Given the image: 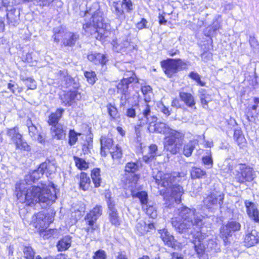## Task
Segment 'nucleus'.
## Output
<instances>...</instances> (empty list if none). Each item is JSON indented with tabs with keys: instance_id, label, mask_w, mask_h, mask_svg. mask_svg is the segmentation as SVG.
Segmentation results:
<instances>
[{
	"instance_id": "1",
	"label": "nucleus",
	"mask_w": 259,
	"mask_h": 259,
	"mask_svg": "<svg viewBox=\"0 0 259 259\" xmlns=\"http://www.w3.org/2000/svg\"><path fill=\"white\" fill-rule=\"evenodd\" d=\"M25 184H20L17 194L18 199L26 205L32 206L37 203L46 205H51L57 199L56 189L54 184L51 183V188H48L46 184H41V186H33L25 187ZM44 205L42 207H45Z\"/></svg>"
},
{
	"instance_id": "2",
	"label": "nucleus",
	"mask_w": 259,
	"mask_h": 259,
	"mask_svg": "<svg viewBox=\"0 0 259 259\" xmlns=\"http://www.w3.org/2000/svg\"><path fill=\"white\" fill-rule=\"evenodd\" d=\"M179 219H172L171 225L175 230L181 234H184L185 238H190L196 236L199 237L200 235V227L202 226V216L196 212L195 209H190L184 206L181 208L179 212Z\"/></svg>"
},
{
	"instance_id": "3",
	"label": "nucleus",
	"mask_w": 259,
	"mask_h": 259,
	"mask_svg": "<svg viewBox=\"0 0 259 259\" xmlns=\"http://www.w3.org/2000/svg\"><path fill=\"white\" fill-rule=\"evenodd\" d=\"M180 174H161L159 173L156 176V182L161 186L166 188V191L164 196L165 207L171 208L175 207V204L181 202V196L184 193V190L179 185L174 184L179 178Z\"/></svg>"
},
{
	"instance_id": "4",
	"label": "nucleus",
	"mask_w": 259,
	"mask_h": 259,
	"mask_svg": "<svg viewBox=\"0 0 259 259\" xmlns=\"http://www.w3.org/2000/svg\"><path fill=\"white\" fill-rule=\"evenodd\" d=\"M148 130L150 133H157L168 135L165 138L164 149L172 154L179 153L184 144L185 134L181 131L171 128L168 125L162 122H156L150 124Z\"/></svg>"
},
{
	"instance_id": "5",
	"label": "nucleus",
	"mask_w": 259,
	"mask_h": 259,
	"mask_svg": "<svg viewBox=\"0 0 259 259\" xmlns=\"http://www.w3.org/2000/svg\"><path fill=\"white\" fill-rule=\"evenodd\" d=\"M85 23L83 25V29L88 34L94 35L98 39V28L106 29L107 24L105 22L103 13L101 11L98 4H94L84 13Z\"/></svg>"
},
{
	"instance_id": "6",
	"label": "nucleus",
	"mask_w": 259,
	"mask_h": 259,
	"mask_svg": "<svg viewBox=\"0 0 259 259\" xmlns=\"http://www.w3.org/2000/svg\"><path fill=\"white\" fill-rule=\"evenodd\" d=\"M161 64L165 73L169 77L179 70L186 69L187 67V63L180 59H167L162 61Z\"/></svg>"
},
{
	"instance_id": "7",
	"label": "nucleus",
	"mask_w": 259,
	"mask_h": 259,
	"mask_svg": "<svg viewBox=\"0 0 259 259\" xmlns=\"http://www.w3.org/2000/svg\"><path fill=\"white\" fill-rule=\"evenodd\" d=\"M240 228V224L234 220L228 221L226 225L222 226L220 229V237L223 240L225 245L230 244L229 238L232 236L233 232L239 231Z\"/></svg>"
},
{
	"instance_id": "8",
	"label": "nucleus",
	"mask_w": 259,
	"mask_h": 259,
	"mask_svg": "<svg viewBox=\"0 0 259 259\" xmlns=\"http://www.w3.org/2000/svg\"><path fill=\"white\" fill-rule=\"evenodd\" d=\"M62 33L61 30L57 31V29H54L53 37L55 41L59 42L60 36H63L62 42L65 47H73L79 39V34L77 33L67 32L65 33L63 36L61 35Z\"/></svg>"
},
{
	"instance_id": "9",
	"label": "nucleus",
	"mask_w": 259,
	"mask_h": 259,
	"mask_svg": "<svg viewBox=\"0 0 259 259\" xmlns=\"http://www.w3.org/2000/svg\"><path fill=\"white\" fill-rule=\"evenodd\" d=\"M131 194L133 197L138 198L143 205V208L146 210V212L151 218H155L157 215L155 207L148 201V195L145 191L136 192L131 189Z\"/></svg>"
},
{
	"instance_id": "10",
	"label": "nucleus",
	"mask_w": 259,
	"mask_h": 259,
	"mask_svg": "<svg viewBox=\"0 0 259 259\" xmlns=\"http://www.w3.org/2000/svg\"><path fill=\"white\" fill-rule=\"evenodd\" d=\"M238 171L236 175V179L241 183L251 182L256 177V174L253 168L245 164L240 163L238 165Z\"/></svg>"
},
{
	"instance_id": "11",
	"label": "nucleus",
	"mask_w": 259,
	"mask_h": 259,
	"mask_svg": "<svg viewBox=\"0 0 259 259\" xmlns=\"http://www.w3.org/2000/svg\"><path fill=\"white\" fill-rule=\"evenodd\" d=\"M139 164L138 162H127L124 167V176L128 181V183H131V186L136 187L137 182L139 179V176L136 174L138 171Z\"/></svg>"
},
{
	"instance_id": "12",
	"label": "nucleus",
	"mask_w": 259,
	"mask_h": 259,
	"mask_svg": "<svg viewBox=\"0 0 259 259\" xmlns=\"http://www.w3.org/2000/svg\"><path fill=\"white\" fill-rule=\"evenodd\" d=\"M102 214V207L101 205H96L89 213L87 214L84 218V220L87 224L90 227L84 228L87 233L93 232L96 229L94 224Z\"/></svg>"
},
{
	"instance_id": "13",
	"label": "nucleus",
	"mask_w": 259,
	"mask_h": 259,
	"mask_svg": "<svg viewBox=\"0 0 259 259\" xmlns=\"http://www.w3.org/2000/svg\"><path fill=\"white\" fill-rule=\"evenodd\" d=\"M137 117L138 120L137 126L135 127L136 131L138 126H143L147 123H149V126H150V124H152L157 120L156 117L151 114L150 107L147 104L143 106V109L141 112H139Z\"/></svg>"
},
{
	"instance_id": "14",
	"label": "nucleus",
	"mask_w": 259,
	"mask_h": 259,
	"mask_svg": "<svg viewBox=\"0 0 259 259\" xmlns=\"http://www.w3.org/2000/svg\"><path fill=\"white\" fill-rule=\"evenodd\" d=\"M224 194L220 191L212 192L204 199V204L208 208H211L214 206H219L221 207L223 203Z\"/></svg>"
},
{
	"instance_id": "15",
	"label": "nucleus",
	"mask_w": 259,
	"mask_h": 259,
	"mask_svg": "<svg viewBox=\"0 0 259 259\" xmlns=\"http://www.w3.org/2000/svg\"><path fill=\"white\" fill-rule=\"evenodd\" d=\"M138 79L133 71H128L124 74L123 78L117 84V93L119 94L130 93L128 85L133 82H137Z\"/></svg>"
},
{
	"instance_id": "16",
	"label": "nucleus",
	"mask_w": 259,
	"mask_h": 259,
	"mask_svg": "<svg viewBox=\"0 0 259 259\" xmlns=\"http://www.w3.org/2000/svg\"><path fill=\"white\" fill-rule=\"evenodd\" d=\"M58 74L61 80V85L63 87L70 89V90H77L79 88V83L78 79L68 75L66 70H60Z\"/></svg>"
},
{
	"instance_id": "17",
	"label": "nucleus",
	"mask_w": 259,
	"mask_h": 259,
	"mask_svg": "<svg viewBox=\"0 0 259 259\" xmlns=\"http://www.w3.org/2000/svg\"><path fill=\"white\" fill-rule=\"evenodd\" d=\"M80 98L81 96L76 90H70L67 92H65L60 96L62 103L66 106H71L76 100H78Z\"/></svg>"
},
{
	"instance_id": "18",
	"label": "nucleus",
	"mask_w": 259,
	"mask_h": 259,
	"mask_svg": "<svg viewBox=\"0 0 259 259\" xmlns=\"http://www.w3.org/2000/svg\"><path fill=\"white\" fill-rule=\"evenodd\" d=\"M57 167V162L55 159L47 160L40 164L39 170L44 171L48 177V175H51L56 172Z\"/></svg>"
},
{
	"instance_id": "19",
	"label": "nucleus",
	"mask_w": 259,
	"mask_h": 259,
	"mask_svg": "<svg viewBox=\"0 0 259 259\" xmlns=\"http://www.w3.org/2000/svg\"><path fill=\"white\" fill-rule=\"evenodd\" d=\"M51 133L53 138L62 140L66 137V128L61 124H57L52 126Z\"/></svg>"
},
{
	"instance_id": "20",
	"label": "nucleus",
	"mask_w": 259,
	"mask_h": 259,
	"mask_svg": "<svg viewBox=\"0 0 259 259\" xmlns=\"http://www.w3.org/2000/svg\"><path fill=\"white\" fill-rule=\"evenodd\" d=\"M244 203L249 217L255 222L259 223V211L255 204L248 200H245Z\"/></svg>"
},
{
	"instance_id": "21",
	"label": "nucleus",
	"mask_w": 259,
	"mask_h": 259,
	"mask_svg": "<svg viewBox=\"0 0 259 259\" xmlns=\"http://www.w3.org/2000/svg\"><path fill=\"white\" fill-rule=\"evenodd\" d=\"M258 242L257 232L255 230H251L250 232L246 234L244 239L245 245L247 247L254 246Z\"/></svg>"
},
{
	"instance_id": "22",
	"label": "nucleus",
	"mask_w": 259,
	"mask_h": 259,
	"mask_svg": "<svg viewBox=\"0 0 259 259\" xmlns=\"http://www.w3.org/2000/svg\"><path fill=\"white\" fill-rule=\"evenodd\" d=\"M181 100L189 108H193L196 104L194 96L190 93L183 91L179 92Z\"/></svg>"
},
{
	"instance_id": "23",
	"label": "nucleus",
	"mask_w": 259,
	"mask_h": 259,
	"mask_svg": "<svg viewBox=\"0 0 259 259\" xmlns=\"http://www.w3.org/2000/svg\"><path fill=\"white\" fill-rule=\"evenodd\" d=\"M192 241L194 244L195 251L199 255L203 254L204 252L206 251V247L202 243V236L200 232V235L199 237L196 236H194L192 237Z\"/></svg>"
},
{
	"instance_id": "24",
	"label": "nucleus",
	"mask_w": 259,
	"mask_h": 259,
	"mask_svg": "<svg viewBox=\"0 0 259 259\" xmlns=\"http://www.w3.org/2000/svg\"><path fill=\"white\" fill-rule=\"evenodd\" d=\"M88 59L89 61L93 62L95 64L105 65L108 59L106 56L101 53H91L88 56Z\"/></svg>"
},
{
	"instance_id": "25",
	"label": "nucleus",
	"mask_w": 259,
	"mask_h": 259,
	"mask_svg": "<svg viewBox=\"0 0 259 259\" xmlns=\"http://www.w3.org/2000/svg\"><path fill=\"white\" fill-rule=\"evenodd\" d=\"M159 155L158 152L157 146L155 144H152L149 147L148 153L143 156V161L146 163H149L153 160L156 156Z\"/></svg>"
},
{
	"instance_id": "26",
	"label": "nucleus",
	"mask_w": 259,
	"mask_h": 259,
	"mask_svg": "<svg viewBox=\"0 0 259 259\" xmlns=\"http://www.w3.org/2000/svg\"><path fill=\"white\" fill-rule=\"evenodd\" d=\"M160 237L163 242L168 246L174 248L175 246L176 241L174 237L171 235L167 230L163 229L160 231Z\"/></svg>"
},
{
	"instance_id": "27",
	"label": "nucleus",
	"mask_w": 259,
	"mask_h": 259,
	"mask_svg": "<svg viewBox=\"0 0 259 259\" xmlns=\"http://www.w3.org/2000/svg\"><path fill=\"white\" fill-rule=\"evenodd\" d=\"M7 135L15 145H18V142H20V140L22 138V135L19 133L18 127L17 126L8 128L7 131Z\"/></svg>"
},
{
	"instance_id": "28",
	"label": "nucleus",
	"mask_w": 259,
	"mask_h": 259,
	"mask_svg": "<svg viewBox=\"0 0 259 259\" xmlns=\"http://www.w3.org/2000/svg\"><path fill=\"white\" fill-rule=\"evenodd\" d=\"M79 184L80 189L83 191L89 190L90 187L91 180L86 173L84 172L80 173Z\"/></svg>"
},
{
	"instance_id": "29",
	"label": "nucleus",
	"mask_w": 259,
	"mask_h": 259,
	"mask_svg": "<svg viewBox=\"0 0 259 259\" xmlns=\"http://www.w3.org/2000/svg\"><path fill=\"white\" fill-rule=\"evenodd\" d=\"M64 111L63 109H58L55 113H52L49 117V124L52 126L59 124L58 121L61 118Z\"/></svg>"
},
{
	"instance_id": "30",
	"label": "nucleus",
	"mask_w": 259,
	"mask_h": 259,
	"mask_svg": "<svg viewBox=\"0 0 259 259\" xmlns=\"http://www.w3.org/2000/svg\"><path fill=\"white\" fill-rule=\"evenodd\" d=\"M39 167L36 170H34L30 175H26L25 178V182L27 184H30L31 182H34L35 180H38L41 176L44 173V171H40Z\"/></svg>"
},
{
	"instance_id": "31",
	"label": "nucleus",
	"mask_w": 259,
	"mask_h": 259,
	"mask_svg": "<svg viewBox=\"0 0 259 259\" xmlns=\"http://www.w3.org/2000/svg\"><path fill=\"white\" fill-rule=\"evenodd\" d=\"M197 144L196 141L191 140L184 146L183 153L186 157H190L192 155V152L195 148Z\"/></svg>"
},
{
	"instance_id": "32",
	"label": "nucleus",
	"mask_w": 259,
	"mask_h": 259,
	"mask_svg": "<svg viewBox=\"0 0 259 259\" xmlns=\"http://www.w3.org/2000/svg\"><path fill=\"white\" fill-rule=\"evenodd\" d=\"M71 245V238L67 236L61 239L57 244V247L59 251L65 250L69 248Z\"/></svg>"
},
{
	"instance_id": "33",
	"label": "nucleus",
	"mask_w": 259,
	"mask_h": 259,
	"mask_svg": "<svg viewBox=\"0 0 259 259\" xmlns=\"http://www.w3.org/2000/svg\"><path fill=\"white\" fill-rule=\"evenodd\" d=\"M199 97L203 107L206 109L208 106V103L211 101L210 95L207 94L205 90L201 89L199 91Z\"/></svg>"
},
{
	"instance_id": "34",
	"label": "nucleus",
	"mask_w": 259,
	"mask_h": 259,
	"mask_svg": "<svg viewBox=\"0 0 259 259\" xmlns=\"http://www.w3.org/2000/svg\"><path fill=\"white\" fill-rule=\"evenodd\" d=\"M91 177L93 182L96 188H98L101 186L102 179L100 175V169L99 168H94L91 173Z\"/></svg>"
},
{
	"instance_id": "35",
	"label": "nucleus",
	"mask_w": 259,
	"mask_h": 259,
	"mask_svg": "<svg viewBox=\"0 0 259 259\" xmlns=\"http://www.w3.org/2000/svg\"><path fill=\"white\" fill-rule=\"evenodd\" d=\"M18 15L19 14H16L15 10H12L9 11L7 14L9 23L13 26H15L16 24H18L19 21Z\"/></svg>"
},
{
	"instance_id": "36",
	"label": "nucleus",
	"mask_w": 259,
	"mask_h": 259,
	"mask_svg": "<svg viewBox=\"0 0 259 259\" xmlns=\"http://www.w3.org/2000/svg\"><path fill=\"white\" fill-rule=\"evenodd\" d=\"M140 111L139 106L135 104L126 109L125 115L129 118H135L138 115Z\"/></svg>"
},
{
	"instance_id": "37",
	"label": "nucleus",
	"mask_w": 259,
	"mask_h": 259,
	"mask_svg": "<svg viewBox=\"0 0 259 259\" xmlns=\"http://www.w3.org/2000/svg\"><path fill=\"white\" fill-rule=\"evenodd\" d=\"M151 226L152 225L149 224L148 226H147L144 221L141 220L137 224L136 228L138 232L142 235L148 231L149 229L151 228Z\"/></svg>"
},
{
	"instance_id": "38",
	"label": "nucleus",
	"mask_w": 259,
	"mask_h": 259,
	"mask_svg": "<svg viewBox=\"0 0 259 259\" xmlns=\"http://www.w3.org/2000/svg\"><path fill=\"white\" fill-rule=\"evenodd\" d=\"M192 179H200L206 175V172L200 168L193 167L190 171Z\"/></svg>"
},
{
	"instance_id": "39",
	"label": "nucleus",
	"mask_w": 259,
	"mask_h": 259,
	"mask_svg": "<svg viewBox=\"0 0 259 259\" xmlns=\"http://www.w3.org/2000/svg\"><path fill=\"white\" fill-rule=\"evenodd\" d=\"M24 257L25 259H34L35 250L30 246H24L23 249Z\"/></svg>"
},
{
	"instance_id": "40",
	"label": "nucleus",
	"mask_w": 259,
	"mask_h": 259,
	"mask_svg": "<svg viewBox=\"0 0 259 259\" xmlns=\"http://www.w3.org/2000/svg\"><path fill=\"white\" fill-rule=\"evenodd\" d=\"M113 50L117 52L123 51L124 49L127 48L130 45L129 42L127 40L123 42L118 43L116 40H113L112 42Z\"/></svg>"
},
{
	"instance_id": "41",
	"label": "nucleus",
	"mask_w": 259,
	"mask_h": 259,
	"mask_svg": "<svg viewBox=\"0 0 259 259\" xmlns=\"http://www.w3.org/2000/svg\"><path fill=\"white\" fill-rule=\"evenodd\" d=\"M220 250L218 244L213 240H209L206 247V251L215 253Z\"/></svg>"
},
{
	"instance_id": "42",
	"label": "nucleus",
	"mask_w": 259,
	"mask_h": 259,
	"mask_svg": "<svg viewBox=\"0 0 259 259\" xmlns=\"http://www.w3.org/2000/svg\"><path fill=\"white\" fill-rule=\"evenodd\" d=\"M75 161V165L80 169H86L89 167L88 163H87L84 159L79 158L77 156L73 157Z\"/></svg>"
},
{
	"instance_id": "43",
	"label": "nucleus",
	"mask_w": 259,
	"mask_h": 259,
	"mask_svg": "<svg viewBox=\"0 0 259 259\" xmlns=\"http://www.w3.org/2000/svg\"><path fill=\"white\" fill-rule=\"evenodd\" d=\"M113 142L112 139L110 138L102 136L100 139L101 146L108 149L112 147Z\"/></svg>"
},
{
	"instance_id": "44",
	"label": "nucleus",
	"mask_w": 259,
	"mask_h": 259,
	"mask_svg": "<svg viewBox=\"0 0 259 259\" xmlns=\"http://www.w3.org/2000/svg\"><path fill=\"white\" fill-rule=\"evenodd\" d=\"M21 79L25 82V84L27 85L29 89L34 90L36 88L35 81L30 77H25L21 76Z\"/></svg>"
},
{
	"instance_id": "45",
	"label": "nucleus",
	"mask_w": 259,
	"mask_h": 259,
	"mask_svg": "<svg viewBox=\"0 0 259 259\" xmlns=\"http://www.w3.org/2000/svg\"><path fill=\"white\" fill-rule=\"evenodd\" d=\"M109 220L111 224L115 227L120 225V221L118 213L108 214Z\"/></svg>"
},
{
	"instance_id": "46",
	"label": "nucleus",
	"mask_w": 259,
	"mask_h": 259,
	"mask_svg": "<svg viewBox=\"0 0 259 259\" xmlns=\"http://www.w3.org/2000/svg\"><path fill=\"white\" fill-rule=\"evenodd\" d=\"M113 6L114 8V13L118 18H121L123 16L124 12L122 9V6L121 4L118 3L114 2Z\"/></svg>"
},
{
	"instance_id": "47",
	"label": "nucleus",
	"mask_w": 259,
	"mask_h": 259,
	"mask_svg": "<svg viewBox=\"0 0 259 259\" xmlns=\"http://www.w3.org/2000/svg\"><path fill=\"white\" fill-rule=\"evenodd\" d=\"M107 108L108 114L112 119H115L118 117V111L114 106L109 104L107 105Z\"/></svg>"
},
{
	"instance_id": "48",
	"label": "nucleus",
	"mask_w": 259,
	"mask_h": 259,
	"mask_svg": "<svg viewBox=\"0 0 259 259\" xmlns=\"http://www.w3.org/2000/svg\"><path fill=\"white\" fill-rule=\"evenodd\" d=\"M84 76L87 79L88 82L93 85L94 84L97 79L96 74L94 71H85L84 72Z\"/></svg>"
},
{
	"instance_id": "49",
	"label": "nucleus",
	"mask_w": 259,
	"mask_h": 259,
	"mask_svg": "<svg viewBox=\"0 0 259 259\" xmlns=\"http://www.w3.org/2000/svg\"><path fill=\"white\" fill-rule=\"evenodd\" d=\"M80 135V134H77L74 130H70L69 134L68 143L70 146L74 145L77 141V136Z\"/></svg>"
},
{
	"instance_id": "50",
	"label": "nucleus",
	"mask_w": 259,
	"mask_h": 259,
	"mask_svg": "<svg viewBox=\"0 0 259 259\" xmlns=\"http://www.w3.org/2000/svg\"><path fill=\"white\" fill-rule=\"evenodd\" d=\"M110 153L113 159H119L121 158L122 156V150L118 145H116L115 148V150L111 151Z\"/></svg>"
},
{
	"instance_id": "51",
	"label": "nucleus",
	"mask_w": 259,
	"mask_h": 259,
	"mask_svg": "<svg viewBox=\"0 0 259 259\" xmlns=\"http://www.w3.org/2000/svg\"><path fill=\"white\" fill-rule=\"evenodd\" d=\"M141 91L145 96V100L146 102L150 100V94L152 93V89L149 85H145L141 88Z\"/></svg>"
},
{
	"instance_id": "52",
	"label": "nucleus",
	"mask_w": 259,
	"mask_h": 259,
	"mask_svg": "<svg viewBox=\"0 0 259 259\" xmlns=\"http://www.w3.org/2000/svg\"><path fill=\"white\" fill-rule=\"evenodd\" d=\"M107 205L108 208V214L118 213L115 207V203L114 200H112L111 198L109 199L107 201Z\"/></svg>"
},
{
	"instance_id": "53",
	"label": "nucleus",
	"mask_w": 259,
	"mask_h": 259,
	"mask_svg": "<svg viewBox=\"0 0 259 259\" xmlns=\"http://www.w3.org/2000/svg\"><path fill=\"white\" fill-rule=\"evenodd\" d=\"M15 145L17 149L27 151H29L30 150V147L29 145H28L27 142L23 141L22 138L20 140V142H18V145Z\"/></svg>"
},
{
	"instance_id": "54",
	"label": "nucleus",
	"mask_w": 259,
	"mask_h": 259,
	"mask_svg": "<svg viewBox=\"0 0 259 259\" xmlns=\"http://www.w3.org/2000/svg\"><path fill=\"white\" fill-rule=\"evenodd\" d=\"M93 259H106L107 254L106 252L102 249H99L94 252L93 256Z\"/></svg>"
},
{
	"instance_id": "55",
	"label": "nucleus",
	"mask_w": 259,
	"mask_h": 259,
	"mask_svg": "<svg viewBox=\"0 0 259 259\" xmlns=\"http://www.w3.org/2000/svg\"><path fill=\"white\" fill-rule=\"evenodd\" d=\"M121 96L120 99V107H124L130 98V93L120 94Z\"/></svg>"
},
{
	"instance_id": "56",
	"label": "nucleus",
	"mask_w": 259,
	"mask_h": 259,
	"mask_svg": "<svg viewBox=\"0 0 259 259\" xmlns=\"http://www.w3.org/2000/svg\"><path fill=\"white\" fill-rule=\"evenodd\" d=\"M189 76L192 79L195 80L198 84L201 86H203L204 84L201 81L199 75L195 72H191L189 75Z\"/></svg>"
},
{
	"instance_id": "57",
	"label": "nucleus",
	"mask_w": 259,
	"mask_h": 259,
	"mask_svg": "<svg viewBox=\"0 0 259 259\" xmlns=\"http://www.w3.org/2000/svg\"><path fill=\"white\" fill-rule=\"evenodd\" d=\"M203 163L207 165L208 168H211L213 165V161L211 157L209 156H206L202 158Z\"/></svg>"
},
{
	"instance_id": "58",
	"label": "nucleus",
	"mask_w": 259,
	"mask_h": 259,
	"mask_svg": "<svg viewBox=\"0 0 259 259\" xmlns=\"http://www.w3.org/2000/svg\"><path fill=\"white\" fill-rule=\"evenodd\" d=\"M28 132L29 135L32 139L36 137V135L38 134L37 128L35 125L29 126L28 128Z\"/></svg>"
},
{
	"instance_id": "59",
	"label": "nucleus",
	"mask_w": 259,
	"mask_h": 259,
	"mask_svg": "<svg viewBox=\"0 0 259 259\" xmlns=\"http://www.w3.org/2000/svg\"><path fill=\"white\" fill-rule=\"evenodd\" d=\"M8 88L10 89L13 93L16 94L17 92L18 93H20L21 92V90L19 89L18 85L17 84H12L11 83H8Z\"/></svg>"
},
{
	"instance_id": "60",
	"label": "nucleus",
	"mask_w": 259,
	"mask_h": 259,
	"mask_svg": "<svg viewBox=\"0 0 259 259\" xmlns=\"http://www.w3.org/2000/svg\"><path fill=\"white\" fill-rule=\"evenodd\" d=\"M121 5L122 6L124 5L125 6V8L127 9L128 12L133 9V4L131 0H123Z\"/></svg>"
},
{
	"instance_id": "61",
	"label": "nucleus",
	"mask_w": 259,
	"mask_h": 259,
	"mask_svg": "<svg viewBox=\"0 0 259 259\" xmlns=\"http://www.w3.org/2000/svg\"><path fill=\"white\" fill-rule=\"evenodd\" d=\"M147 22V21L145 18H142L141 21L137 24V28L139 30L146 28V24Z\"/></svg>"
},
{
	"instance_id": "62",
	"label": "nucleus",
	"mask_w": 259,
	"mask_h": 259,
	"mask_svg": "<svg viewBox=\"0 0 259 259\" xmlns=\"http://www.w3.org/2000/svg\"><path fill=\"white\" fill-rule=\"evenodd\" d=\"M235 140H236L238 145L240 147H242L245 146V144L246 143V142H245L246 140H245L244 136L240 137L239 138L236 139Z\"/></svg>"
},
{
	"instance_id": "63",
	"label": "nucleus",
	"mask_w": 259,
	"mask_h": 259,
	"mask_svg": "<svg viewBox=\"0 0 259 259\" xmlns=\"http://www.w3.org/2000/svg\"><path fill=\"white\" fill-rule=\"evenodd\" d=\"M202 60L204 62H207L211 57V54L209 52H204L201 55Z\"/></svg>"
},
{
	"instance_id": "64",
	"label": "nucleus",
	"mask_w": 259,
	"mask_h": 259,
	"mask_svg": "<svg viewBox=\"0 0 259 259\" xmlns=\"http://www.w3.org/2000/svg\"><path fill=\"white\" fill-rule=\"evenodd\" d=\"M116 259H127L126 253L124 251L118 252L115 255Z\"/></svg>"
}]
</instances>
